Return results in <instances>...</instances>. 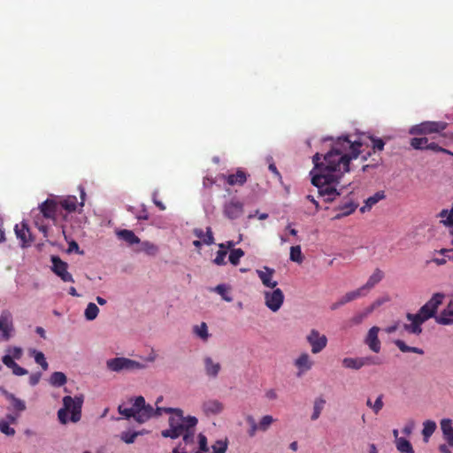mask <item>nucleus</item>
Instances as JSON below:
<instances>
[{
  "label": "nucleus",
  "mask_w": 453,
  "mask_h": 453,
  "mask_svg": "<svg viewBox=\"0 0 453 453\" xmlns=\"http://www.w3.org/2000/svg\"><path fill=\"white\" fill-rule=\"evenodd\" d=\"M364 143V136L352 141L349 135H342L333 141L323 160L319 153L312 157L314 169L311 172V183L318 188L325 202H333L340 195L336 185L344 173L350 171V161L358 157Z\"/></svg>",
  "instance_id": "obj_1"
},
{
  "label": "nucleus",
  "mask_w": 453,
  "mask_h": 453,
  "mask_svg": "<svg viewBox=\"0 0 453 453\" xmlns=\"http://www.w3.org/2000/svg\"><path fill=\"white\" fill-rule=\"evenodd\" d=\"M119 414L127 418H133L135 421L142 424L152 417L161 416L163 412L171 414L169 418V428L161 432L165 438L176 439L182 436L185 443L193 442L194 429L198 420L196 417H184L180 409L157 407L156 410L150 404H146L143 396L134 398L131 407L124 404L119 406Z\"/></svg>",
  "instance_id": "obj_2"
},
{
  "label": "nucleus",
  "mask_w": 453,
  "mask_h": 453,
  "mask_svg": "<svg viewBox=\"0 0 453 453\" xmlns=\"http://www.w3.org/2000/svg\"><path fill=\"white\" fill-rule=\"evenodd\" d=\"M83 401V395H76L74 397L70 395L65 396L63 398V408L58 411L59 422L64 425L68 422V412H71L70 420L73 423L78 422L81 418Z\"/></svg>",
  "instance_id": "obj_3"
},
{
  "label": "nucleus",
  "mask_w": 453,
  "mask_h": 453,
  "mask_svg": "<svg viewBox=\"0 0 453 453\" xmlns=\"http://www.w3.org/2000/svg\"><path fill=\"white\" fill-rule=\"evenodd\" d=\"M107 368L112 372L142 370L145 365L127 357H114L107 360Z\"/></svg>",
  "instance_id": "obj_4"
},
{
  "label": "nucleus",
  "mask_w": 453,
  "mask_h": 453,
  "mask_svg": "<svg viewBox=\"0 0 453 453\" xmlns=\"http://www.w3.org/2000/svg\"><path fill=\"white\" fill-rule=\"evenodd\" d=\"M444 294L442 293H435L433 296L428 300L416 313L419 318H421L425 322L431 319L437 317L436 312L439 306L442 303L444 299Z\"/></svg>",
  "instance_id": "obj_5"
},
{
  "label": "nucleus",
  "mask_w": 453,
  "mask_h": 453,
  "mask_svg": "<svg viewBox=\"0 0 453 453\" xmlns=\"http://www.w3.org/2000/svg\"><path fill=\"white\" fill-rule=\"evenodd\" d=\"M448 127L445 121H425L411 128V134H430L441 133Z\"/></svg>",
  "instance_id": "obj_6"
},
{
  "label": "nucleus",
  "mask_w": 453,
  "mask_h": 453,
  "mask_svg": "<svg viewBox=\"0 0 453 453\" xmlns=\"http://www.w3.org/2000/svg\"><path fill=\"white\" fill-rule=\"evenodd\" d=\"M306 341L311 346V353H320L327 345V337L316 329H311L306 336Z\"/></svg>",
  "instance_id": "obj_7"
},
{
  "label": "nucleus",
  "mask_w": 453,
  "mask_h": 453,
  "mask_svg": "<svg viewBox=\"0 0 453 453\" xmlns=\"http://www.w3.org/2000/svg\"><path fill=\"white\" fill-rule=\"evenodd\" d=\"M265 303L272 311H278L283 304L284 294L281 289L275 288L273 291L264 293Z\"/></svg>",
  "instance_id": "obj_8"
},
{
  "label": "nucleus",
  "mask_w": 453,
  "mask_h": 453,
  "mask_svg": "<svg viewBox=\"0 0 453 453\" xmlns=\"http://www.w3.org/2000/svg\"><path fill=\"white\" fill-rule=\"evenodd\" d=\"M14 331L12 315L9 311H2L0 315V333L2 340L8 341Z\"/></svg>",
  "instance_id": "obj_9"
},
{
  "label": "nucleus",
  "mask_w": 453,
  "mask_h": 453,
  "mask_svg": "<svg viewBox=\"0 0 453 453\" xmlns=\"http://www.w3.org/2000/svg\"><path fill=\"white\" fill-rule=\"evenodd\" d=\"M223 213L229 219H236L243 213V203L233 198L224 204Z\"/></svg>",
  "instance_id": "obj_10"
},
{
  "label": "nucleus",
  "mask_w": 453,
  "mask_h": 453,
  "mask_svg": "<svg viewBox=\"0 0 453 453\" xmlns=\"http://www.w3.org/2000/svg\"><path fill=\"white\" fill-rule=\"evenodd\" d=\"M52 271L65 282H73V276L67 272V264L58 256L51 257Z\"/></svg>",
  "instance_id": "obj_11"
},
{
  "label": "nucleus",
  "mask_w": 453,
  "mask_h": 453,
  "mask_svg": "<svg viewBox=\"0 0 453 453\" xmlns=\"http://www.w3.org/2000/svg\"><path fill=\"white\" fill-rule=\"evenodd\" d=\"M39 210L45 219L56 220L59 210L58 202L54 199H47L39 205Z\"/></svg>",
  "instance_id": "obj_12"
},
{
  "label": "nucleus",
  "mask_w": 453,
  "mask_h": 453,
  "mask_svg": "<svg viewBox=\"0 0 453 453\" xmlns=\"http://www.w3.org/2000/svg\"><path fill=\"white\" fill-rule=\"evenodd\" d=\"M411 145L415 150H430L435 152L446 151V149L434 142H429L426 137H414L411 140Z\"/></svg>",
  "instance_id": "obj_13"
},
{
  "label": "nucleus",
  "mask_w": 453,
  "mask_h": 453,
  "mask_svg": "<svg viewBox=\"0 0 453 453\" xmlns=\"http://www.w3.org/2000/svg\"><path fill=\"white\" fill-rule=\"evenodd\" d=\"M249 174L242 169H237L235 173L221 174L220 179L224 180L229 186H242L247 181Z\"/></svg>",
  "instance_id": "obj_14"
},
{
  "label": "nucleus",
  "mask_w": 453,
  "mask_h": 453,
  "mask_svg": "<svg viewBox=\"0 0 453 453\" xmlns=\"http://www.w3.org/2000/svg\"><path fill=\"white\" fill-rule=\"evenodd\" d=\"M406 318L411 324H403V329L410 334L418 335L422 333V324L425 322L417 314L407 313Z\"/></svg>",
  "instance_id": "obj_15"
},
{
  "label": "nucleus",
  "mask_w": 453,
  "mask_h": 453,
  "mask_svg": "<svg viewBox=\"0 0 453 453\" xmlns=\"http://www.w3.org/2000/svg\"><path fill=\"white\" fill-rule=\"evenodd\" d=\"M275 270L273 268L264 266L263 270H257V274L265 287L275 288L278 282L273 280Z\"/></svg>",
  "instance_id": "obj_16"
},
{
  "label": "nucleus",
  "mask_w": 453,
  "mask_h": 453,
  "mask_svg": "<svg viewBox=\"0 0 453 453\" xmlns=\"http://www.w3.org/2000/svg\"><path fill=\"white\" fill-rule=\"evenodd\" d=\"M379 332V326H374L371 327L365 340V342L368 345L369 349L375 353H379L381 348L380 342L378 338Z\"/></svg>",
  "instance_id": "obj_17"
},
{
  "label": "nucleus",
  "mask_w": 453,
  "mask_h": 453,
  "mask_svg": "<svg viewBox=\"0 0 453 453\" xmlns=\"http://www.w3.org/2000/svg\"><path fill=\"white\" fill-rule=\"evenodd\" d=\"M203 365L205 374L209 378L215 379L218 377L221 370V365L219 362H215L211 357H205L203 358Z\"/></svg>",
  "instance_id": "obj_18"
},
{
  "label": "nucleus",
  "mask_w": 453,
  "mask_h": 453,
  "mask_svg": "<svg viewBox=\"0 0 453 453\" xmlns=\"http://www.w3.org/2000/svg\"><path fill=\"white\" fill-rule=\"evenodd\" d=\"M296 367L298 369V376L311 369L313 361L308 353H302L294 362Z\"/></svg>",
  "instance_id": "obj_19"
},
{
  "label": "nucleus",
  "mask_w": 453,
  "mask_h": 453,
  "mask_svg": "<svg viewBox=\"0 0 453 453\" xmlns=\"http://www.w3.org/2000/svg\"><path fill=\"white\" fill-rule=\"evenodd\" d=\"M14 230L17 237L21 241L23 247L31 244L33 239L31 238L30 230L26 223L22 222L20 226L16 225Z\"/></svg>",
  "instance_id": "obj_20"
},
{
  "label": "nucleus",
  "mask_w": 453,
  "mask_h": 453,
  "mask_svg": "<svg viewBox=\"0 0 453 453\" xmlns=\"http://www.w3.org/2000/svg\"><path fill=\"white\" fill-rule=\"evenodd\" d=\"M381 304L380 300L375 301L370 306L365 308L363 311L357 312L350 319L352 325L361 324L377 307Z\"/></svg>",
  "instance_id": "obj_21"
},
{
  "label": "nucleus",
  "mask_w": 453,
  "mask_h": 453,
  "mask_svg": "<svg viewBox=\"0 0 453 453\" xmlns=\"http://www.w3.org/2000/svg\"><path fill=\"white\" fill-rule=\"evenodd\" d=\"M435 321L440 325L453 324V298L443 311L435 317Z\"/></svg>",
  "instance_id": "obj_22"
},
{
  "label": "nucleus",
  "mask_w": 453,
  "mask_h": 453,
  "mask_svg": "<svg viewBox=\"0 0 453 453\" xmlns=\"http://www.w3.org/2000/svg\"><path fill=\"white\" fill-rule=\"evenodd\" d=\"M223 409V403L218 400H208L203 403V411L206 415L219 414Z\"/></svg>",
  "instance_id": "obj_23"
},
{
  "label": "nucleus",
  "mask_w": 453,
  "mask_h": 453,
  "mask_svg": "<svg viewBox=\"0 0 453 453\" xmlns=\"http://www.w3.org/2000/svg\"><path fill=\"white\" fill-rule=\"evenodd\" d=\"M384 278V273L377 268L374 270L372 274L369 277L368 280L365 285L362 286V289L367 294L372 288H373L382 279Z\"/></svg>",
  "instance_id": "obj_24"
},
{
  "label": "nucleus",
  "mask_w": 453,
  "mask_h": 453,
  "mask_svg": "<svg viewBox=\"0 0 453 453\" xmlns=\"http://www.w3.org/2000/svg\"><path fill=\"white\" fill-rule=\"evenodd\" d=\"M58 202L59 207L68 212L75 211L78 205V199L75 196H67L65 197L60 198Z\"/></svg>",
  "instance_id": "obj_25"
},
{
  "label": "nucleus",
  "mask_w": 453,
  "mask_h": 453,
  "mask_svg": "<svg viewBox=\"0 0 453 453\" xmlns=\"http://www.w3.org/2000/svg\"><path fill=\"white\" fill-rule=\"evenodd\" d=\"M357 208V203H355L352 200L348 199L346 202L341 203L337 210L342 212L335 216V219H341L342 217H346L353 213Z\"/></svg>",
  "instance_id": "obj_26"
},
{
  "label": "nucleus",
  "mask_w": 453,
  "mask_h": 453,
  "mask_svg": "<svg viewBox=\"0 0 453 453\" xmlns=\"http://www.w3.org/2000/svg\"><path fill=\"white\" fill-rule=\"evenodd\" d=\"M386 197L384 191H378L373 196L368 197L365 201V205L360 208V211L362 213L370 211L373 205H375L380 200H383Z\"/></svg>",
  "instance_id": "obj_27"
},
{
  "label": "nucleus",
  "mask_w": 453,
  "mask_h": 453,
  "mask_svg": "<svg viewBox=\"0 0 453 453\" xmlns=\"http://www.w3.org/2000/svg\"><path fill=\"white\" fill-rule=\"evenodd\" d=\"M194 234L199 238L203 244L211 245L214 243V237L212 234V230L210 226L206 228V232L204 233L201 228L194 229Z\"/></svg>",
  "instance_id": "obj_28"
},
{
  "label": "nucleus",
  "mask_w": 453,
  "mask_h": 453,
  "mask_svg": "<svg viewBox=\"0 0 453 453\" xmlns=\"http://www.w3.org/2000/svg\"><path fill=\"white\" fill-rule=\"evenodd\" d=\"M119 239L126 242L129 245H133L140 242V239L131 230L122 229L117 232Z\"/></svg>",
  "instance_id": "obj_29"
},
{
  "label": "nucleus",
  "mask_w": 453,
  "mask_h": 453,
  "mask_svg": "<svg viewBox=\"0 0 453 453\" xmlns=\"http://www.w3.org/2000/svg\"><path fill=\"white\" fill-rule=\"evenodd\" d=\"M1 390L4 395L12 402L13 409H15L18 411H23L26 410V404L24 401L15 397L13 394L9 393L4 388H2Z\"/></svg>",
  "instance_id": "obj_30"
},
{
  "label": "nucleus",
  "mask_w": 453,
  "mask_h": 453,
  "mask_svg": "<svg viewBox=\"0 0 453 453\" xmlns=\"http://www.w3.org/2000/svg\"><path fill=\"white\" fill-rule=\"evenodd\" d=\"M325 404H326V400L323 398V397H317L315 400H314V403H313V412L311 416V419L312 421H315L317 420L320 415H321V412L325 407Z\"/></svg>",
  "instance_id": "obj_31"
},
{
  "label": "nucleus",
  "mask_w": 453,
  "mask_h": 453,
  "mask_svg": "<svg viewBox=\"0 0 453 453\" xmlns=\"http://www.w3.org/2000/svg\"><path fill=\"white\" fill-rule=\"evenodd\" d=\"M342 365L345 368L359 370L364 366V363L361 360V357H345L342 360Z\"/></svg>",
  "instance_id": "obj_32"
},
{
  "label": "nucleus",
  "mask_w": 453,
  "mask_h": 453,
  "mask_svg": "<svg viewBox=\"0 0 453 453\" xmlns=\"http://www.w3.org/2000/svg\"><path fill=\"white\" fill-rule=\"evenodd\" d=\"M436 429V423L433 420H426L423 423L422 434L424 441H427Z\"/></svg>",
  "instance_id": "obj_33"
},
{
  "label": "nucleus",
  "mask_w": 453,
  "mask_h": 453,
  "mask_svg": "<svg viewBox=\"0 0 453 453\" xmlns=\"http://www.w3.org/2000/svg\"><path fill=\"white\" fill-rule=\"evenodd\" d=\"M66 376L62 372H54L50 378V383L54 387H61L66 383Z\"/></svg>",
  "instance_id": "obj_34"
},
{
  "label": "nucleus",
  "mask_w": 453,
  "mask_h": 453,
  "mask_svg": "<svg viewBox=\"0 0 453 453\" xmlns=\"http://www.w3.org/2000/svg\"><path fill=\"white\" fill-rule=\"evenodd\" d=\"M395 447L401 453H414L412 445L405 438L397 439V441H395Z\"/></svg>",
  "instance_id": "obj_35"
},
{
  "label": "nucleus",
  "mask_w": 453,
  "mask_h": 453,
  "mask_svg": "<svg viewBox=\"0 0 453 453\" xmlns=\"http://www.w3.org/2000/svg\"><path fill=\"white\" fill-rule=\"evenodd\" d=\"M193 332L204 342H206L210 336L208 333V326L205 322H202L200 325L195 326L193 327Z\"/></svg>",
  "instance_id": "obj_36"
},
{
  "label": "nucleus",
  "mask_w": 453,
  "mask_h": 453,
  "mask_svg": "<svg viewBox=\"0 0 453 453\" xmlns=\"http://www.w3.org/2000/svg\"><path fill=\"white\" fill-rule=\"evenodd\" d=\"M367 294L365 293V291L364 289H362V287H360L355 290L347 292L344 296H342V297H343L344 301L346 302V303H348L349 302H352V301H354L359 297L365 296Z\"/></svg>",
  "instance_id": "obj_37"
},
{
  "label": "nucleus",
  "mask_w": 453,
  "mask_h": 453,
  "mask_svg": "<svg viewBox=\"0 0 453 453\" xmlns=\"http://www.w3.org/2000/svg\"><path fill=\"white\" fill-rule=\"evenodd\" d=\"M394 343L398 347V349L402 352H413L417 354H424V351L422 349L417 348V347H410L405 344V342L402 340H395Z\"/></svg>",
  "instance_id": "obj_38"
},
{
  "label": "nucleus",
  "mask_w": 453,
  "mask_h": 453,
  "mask_svg": "<svg viewBox=\"0 0 453 453\" xmlns=\"http://www.w3.org/2000/svg\"><path fill=\"white\" fill-rule=\"evenodd\" d=\"M290 260L301 264L303 261V256L299 245L290 248Z\"/></svg>",
  "instance_id": "obj_39"
},
{
  "label": "nucleus",
  "mask_w": 453,
  "mask_h": 453,
  "mask_svg": "<svg viewBox=\"0 0 453 453\" xmlns=\"http://www.w3.org/2000/svg\"><path fill=\"white\" fill-rule=\"evenodd\" d=\"M99 312L98 307L94 303H89L85 310V318L88 320H94Z\"/></svg>",
  "instance_id": "obj_40"
},
{
  "label": "nucleus",
  "mask_w": 453,
  "mask_h": 453,
  "mask_svg": "<svg viewBox=\"0 0 453 453\" xmlns=\"http://www.w3.org/2000/svg\"><path fill=\"white\" fill-rule=\"evenodd\" d=\"M244 256V251L242 249H232L229 254V262L233 265H237L240 263L241 257Z\"/></svg>",
  "instance_id": "obj_41"
},
{
  "label": "nucleus",
  "mask_w": 453,
  "mask_h": 453,
  "mask_svg": "<svg viewBox=\"0 0 453 453\" xmlns=\"http://www.w3.org/2000/svg\"><path fill=\"white\" fill-rule=\"evenodd\" d=\"M274 421L275 418L271 415L263 416L257 423L258 427H260V431L266 432Z\"/></svg>",
  "instance_id": "obj_42"
},
{
  "label": "nucleus",
  "mask_w": 453,
  "mask_h": 453,
  "mask_svg": "<svg viewBox=\"0 0 453 453\" xmlns=\"http://www.w3.org/2000/svg\"><path fill=\"white\" fill-rule=\"evenodd\" d=\"M32 354L35 357V361L44 370L46 371L49 367L48 362L44 357V354L41 351H37L34 349Z\"/></svg>",
  "instance_id": "obj_43"
},
{
  "label": "nucleus",
  "mask_w": 453,
  "mask_h": 453,
  "mask_svg": "<svg viewBox=\"0 0 453 453\" xmlns=\"http://www.w3.org/2000/svg\"><path fill=\"white\" fill-rule=\"evenodd\" d=\"M141 250L150 256H155L158 251L157 247L154 243L147 241L142 242Z\"/></svg>",
  "instance_id": "obj_44"
},
{
  "label": "nucleus",
  "mask_w": 453,
  "mask_h": 453,
  "mask_svg": "<svg viewBox=\"0 0 453 453\" xmlns=\"http://www.w3.org/2000/svg\"><path fill=\"white\" fill-rule=\"evenodd\" d=\"M246 420L250 425L248 434L250 437H253L257 431H260V427H258V424L255 421L252 416H248Z\"/></svg>",
  "instance_id": "obj_45"
},
{
  "label": "nucleus",
  "mask_w": 453,
  "mask_h": 453,
  "mask_svg": "<svg viewBox=\"0 0 453 453\" xmlns=\"http://www.w3.org/2000/svg\"><path fill=\"white\" fill-rule=\"evenodd\" d=\"M226 441L219 440L212 445V453H226Z\"/></svg>",
  "instance_id": "obj_46"
},
{
  "label": "nucleus",
  "mask_w": 453,
  "mask_h": 453,
  "mask_svg": "<svg viewBox=\"0 0 453 453\" xmlns=\"http://www.w3.org/2000/svg\"><path fill=\"white\" fill-rule=\"evenodd\" d=\"M139 432H123L121 434V440L126 443H133L135 438L140 434Z\"/></svg>",
  "instance_id": "obj_47"
},
{
  "label": "nucleus",
  "mask_w": 453,
  "mask_h": 453,
  "mask_svg": "<svg viewBox=\"0 0 453 453\" xmlns=\"http://www.w3.org/2000/svg\"><path fill=\"white\" fill-rule=\"evenodd\" d=\"M226 254H227L226 250H219L217 252V255H216V257L213 260V263L216 264L217 265H226L225 258H226Z\"/></svg>",
  "instance_id": "obj_48"
},
{
  "label": "nucleus",
  "mask_w": 453,
  "mask_h": 453,
  "mask_svg": "<svg viewBox=\"0 0 453 453\" xmlns=\"http://www.w3.org/2000/svg\"><path fill=\"white\" fill-rule=\"evenodd\" d=\"M0 431L6 435H14L15 430L6 421H0Z\"/></svg>",
  "instance_id": "obj_49"
},
{
  "label": "nucleus",
  "mask_w": 453,
  "mask_h": 453,
  "mask_svg": "<svg viewBox=\"0 0 453 453\" xmlns=\"http://www.w3.org/2000/svg\"><path fill=\"white\" fill-rule=\"evenodd\" d=\"M215 291L222 296L226 302H231L233 299L231 296L226 295V288L225 285L219 284L215 288Z\"/></svg>",
  "instance_id": "obj_50"
},
{
  "label": "nucleus",
  "mask_w": 453,
  "mask_h": 453,
  "mask_svg": "<svg viewBox=\"0 0 453 453\" xmlns=\"http://www.w3.org/2000/svg\"><path fill=\"white\" fill-rule=\"evenodd\" d=\"M198 442H199V451H203V452H208L209 451V447H208V443H207V438L205 435H203V434H200L198 435Z\"/></svg>",
  "instance_id": "obj_51"
},
{
  "label": "nucleus",
  "mask_w": 453,
  "mask_h": 453,
  "mask_svg": "<svg viewBox=\"0 0 453 453\" xmlns=\"http://www.w3.org/2000/svg\"><path fill=\"white\" fill-rule=\"evenodd\" d=\"M367 138H369L372 143V150L375 151L376 150H382L384 149V142L380 139V138H373V137H371V136H367Z\"/></svg>",
  "instance_id": "obj_52"
},
{
  "label": "nucleus",
  "mask_w": 453,
  "mask_h": 453,
  "mask_svg": "<svg viewBox=\"0 0 453 453\" xmlns=\"http://www.w3.org/2000/svg\"><path fill=\"white\" fill-rule=\"evenodd\" d=\"M441 428L443 434L453 431L452 420L449 418H443L441 421Z\"/></svg>",
  "instance_id": "obj_53"
},
{
  "label": "nucleus",
  "mask_w": 453,
  "mask_h": 453,
  "mask_svg": "<svg viewBox=\"0 0 453 453\" xmlns=\"http://www.w3.org/2000/svg\"><path fill=\"white\" fill-rule=\"evenodd\" d=\"M7 352L13 359H20L22 357V349L19 347L9 348Z\"/></svg>",
  "instance_id": "obj_54"
},
{
  "label": "nucleus",
  "mask_w": 453,
  "mask_h": 453,
  "mask_svg": "<svg viewBox=\"0 0 453 453\" xmlns=\"http://www.w3.org/2000/svg\"><path fill=\"white\" fill-rule=\"evenodd\" d=\"M383 395H380L376 401L373 403L372 404V411L375 414H378L383 408L384 406V403H383Z\"/></svg>",
  "instance_id": "obj_55"
},
{
  "label": "nucleus",
  "mask_w": 453,
  "mask_h": 453,
  "mask_svg": "<svg viewBox=\"0 0 453 453\" xmlns=\"http://www.w3.org/2000/svg\"><path fill=\"white\" fill-rule=\"evenodd\" d=\"M12 373L17 376H22L28 373V371L21 366H19L17 363L11 368Z\"/></svg>",
  "instance_id": "obj_56"
},
{
  "label": "nucleus",
  "mask_w": 453,
  "mask_h": 453,
  "mask_svg": "<svg viewBox=\"0 0 453 453\" xmlns=\"http://www.w3.org/2000/svg\"><path fill=\"white\" fill-rule=\"evenodd\" d=\"M361 360L364 363V366H365V365H380V364L379 359L377 357H361Z\"/></svg>",
  "instance_id": "obj_57"
},
{
  "label": "nucleus",
  "mask_w": 453,
  "mask_h": 453,
  "mask_svg": "<svg viewBox=\"0 0 453 453\" xmlns=\"http://www.w3.org/2000/svg\"><path fill=\"white\" fill-rule=\"evenodd\" d=\"M2 362L10 369L16 364L14 359L9 354H6L2 357Z\"/></svg>",
  "instance_id": "obj_58"
},
{
  "label": "nucleus",
  "mask_w": 453,
  "mask_h": 453,
  "mask_svg": "<svg viewBox=\"0 0 453 453\" xmlns=\"http://www.w3.org/2000/svg\"><path fill=\"white\" fill-rule=\"evenodd\" d=\"M40 379H41L40 372L32 373L29 377V384L31 386H35L39 383Z\"/></svg>",
  "instance_id": "obj_59"
},
{
  "label": "nucleus",
  "mask_w": 453,
  "mask_h": 453,
  "mask_svg": "<svg viewBox=\"0 0 453 453\" xmlns=\"http://www.w3.org/2000/svg\"><path fill=\"white\" fill-rule=\"evenodd\" d=\"M438 252L446 257L449 260L453 261V249H441Z\"/></svg>",
  "instance_id": "obj_60"
},
{
  "label": "nucleus",
  "mask_w": 453,
  "mask_h": 453,
  "mask_svg": "<svg viewBox=\"0 0 453 453\" xmlns=\"http://www.w3.org/2000/svg\"><path fill=\"white\" fill-rule=\"evenodd\" d=\"M445 226H453V208L449 211V214L446 219L441 220Z\"/></svg>",
  "instance_id": "obj_61"
},
{
  "label": "nucleus",
  "mask_w": 453,
  "mask_h": 453,
  "mask_svg": "<svg viewBox=\"0 0 453 453\" xmlns=\"http://www.w3.org/2000/svg\"><path fill=\"white\" fill-rule=\"evenodd\" d=\"M234 245L235 242L234 241H227L226 243H219V247L220 248V250H226V249H227L231 250Z\"/></svg>",
  "instance_id": "obj_62"
},
{
  "label": "nucleus",
  "mask_w": 453,
  "mask_h": 453,
  "mask_svg": "<svg viewBox=\"0 0 453 453\" xmlns=\"http://www.w3.org/2000/svg\"><path fill=\"white\" fill-rule=\"evenodd\" d=\"M344 304H346V302L344 301L343 297L342 296L338 301H336L335 303H332L330 308H331L332 311H334V310H337L338 308H340L341 306H342Z\"/></svg>",
  "instance_id": "obj_63"
},
{
  "label": "nucleus",
  "mask_w": 453,
  "mask_h": 453,
  "mask_svg": "<svg viewBox=\"0 0 453 453\" xmlns=\"http://www.w3.org/2000/svg\"><path fill=\"white\" fill-rule=\"evenodd\" d=\"M444 439L447 441L448 444L453 447V430L451 432H448L443 434Z\"/></svg>",
  "instance_id": "obj_64"
}]
</instances>
